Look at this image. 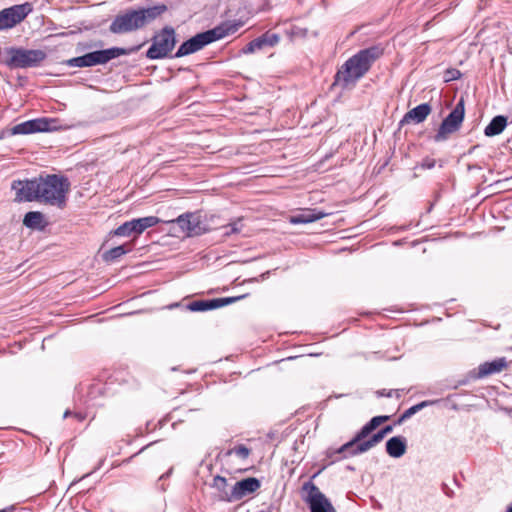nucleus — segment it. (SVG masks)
<instances>
[{"label":"nucleus","instance_id":"5","mask_svg":"<svg viewBox=\"0 0 512 512\" xmlns=\"http://www.w3.org/2000/svg\"><path fill=\"white\" fill-rule=\"evenodd\" d=\"M5 53L8 56L5 64L11 69L36 67L47 57V54L40 49L9 47L6 48Z\"/></svg>","mask_w":512,"mask_h":512},{"label":"nucleus","instance_id":"24","mask_svg":"<svg viewBox=\"0 0 512 512\" xmlns=\"http://www.w3.org/2000/svg\"><path fill=\"white\" fill-rule=\"evenodd\" d=\"M23 224L27 228L42 230L45 226L44 215L38 211H30L24 216Z\"/></svg>","mask_w":512,"mask_h":512},{"label":"nucleus","instance_id":"6","mask_svg":"<svg viewBox=\"0 0 512 512\" xmlns=\"http://www.w3.org/2000/svg\"><path fill=\"white\" fill-rule=\"evenodd\" d=\"M151 41L152 44L146 52V57L151 60L166 58L177 42L175 29L171 26H165L155 33Z\"/></svg>","mask_w":512,"mask_h":512},{"label":"nucleus","instance_id":"26","mask_svg":"<svg viewBox=\"0 0 512 512\" xmlns=\"http://www.w3.org/2000/svg\"><path fill=\"white\" fill-rule=\"evenodd\" d=\"M439 402H440V400H425V401H422V402H420V403H418L416 405H413L412 407L407 409L400 416V418L397 421V424H401L403 421H405L406 419L410 418L412 415H414L415 413H417L421 409H423L425 407H428V406H431V405H434V404H437Z\"/></svg>","mask_w":512,"mask_h":512},{"label":"nucleus","instance_id":"14","mask_svg":"<svg viewBox=\"0 0 512 512\" xmlns=\"http://www.w3.org/2000/svg\"><path fill=\"white\" fill-rule=\"evenodd\" d=\"M12 189L16 192V201H38L39 178H34L32 180L25 181H13Z\"/></svg>","mask_w":512,"mask_h":512},{"label":"nucleus","instance_id":"20","mask_svg":"<svg viewBox=\"0 0 512 512\" xmlns=\"http://www.w3.org/2000/svg\"><path fill=\"white\" fill-rule=\"evenodd\" d=\"M327 215V213L317 211L316 209H306L301 213L291 216L290 222L292 224H307L320 220Z\"/></svg>","mask_w":512,"mask_h":512},{"label":"nucleus","instance_id":"13","mask_svg":"<svg viewBox=\"0 0 512 512\" xmlns=\"http://www.w3.org/2000/svg\"><path fill=\"white\" fill-rule=\"evenodd\" d=\"M171 222H176L180 229L189 237L199 236L207 231V228L202 223L200 216L195 213L182 214Z\"/></svg>","mask_w":512,"mask_h":512},{"label":"nucleus","instance_id":"40","mask_svg":"<svg viewBox=\"0 0 512 512\" xmlns=\"http://www.w3.org/2000/svg\"><path fill=\"white\" fill-rule=\"evenodd\" d=\"M72 415H73V412H72V411H70V410H66V411L64 412L63 417H64V418H68V417H70V416H72Z\"/></svg>","mask_w":512,"mask_h":512},{"label":"nucleus","instance_id":"16","mask_svg":"<svg viewBox=\"0 0 512 512\" xmlns=\"http://www.w3.org/2000/svg\"><path fill=\"white\" fill-rule=\"evenodd\" d=\"M280 41V36L276 33L265 32L261 36L250 41L243 49L242 53L251 54L265 47H273Z\"/></svg>","mask_w":512,"mask_h":512},{"label":"nucleus","instance_id":"27","mask_svg":"<svg viewBox=\"0 0 512 512\" xmlns=\"http://www.w3.org/2000/svg\"><path fill=\"white\" fill-rule=\"evenodd\" d=\"M214 303L213 299L209 300H196L193 302H190L185 306V309L192 311V312H203L208 310L214 309Z\"/></svg>","mask_w":512,"mask_h":512},{"label":"nucleus","instance_id":"29","mask_svg":"<svg viewBox=\"0 0 512 512\" xmlns=\"http://www.w3.org/2000/svg\"><path fill=\"white\" fill-rule=\"evenodd\" d=\"M132 233H135V225L133 220L123 223L114 231V234L117 236H129Z\"/></svg>","mask_w":512,"mask_h":512},{"label":"nucleus","instance_id":"23","mask_svg":"<svg viewBox=\"0 0 512 512\" xmlns=\"http://www.w3.org/2000/svg\"><path fill=\"white\" fill-rule=\"evenodd\" d=\"M132 246L130 243L113 247L102 254V258L107 263H113L120 257L131 251Z\"/></svg>","mask_w":512,"mask_h":512},{"label":"nucleus","instance_id":"34","mask_svg":"<svg viewBox=\"0 0 512 512\" xmlns=\"http://www.w3.org/2000/svg\"><path fill=\"white\" fill-rule=\"evenodd\" d=\"M401 392L402 390L400 389H390L388 391L386 389H382L377 391L376 393L378 396L396 397L399 399L401 397Z\"/></svg>","mask_w":512,"mask_h":512},{"label":"nucleus","instance_id":"11","mask_svg":"<svg viewBox=\"0 0 512 512\" xmlns=\"http://www.w3.org/2000/svg\"><path fill=\"white\" fill-rule=\"evenodd\" d=\"M59 128L56 118H36L22 122L12 128V134H31L36 132H51Z\"/></svg>","mask_w":512,"mask_h":512},{"label":"nucleus","instance_id":"37","mask_svg":"<svg viewBox=\"0 0 512 512\" xmlns=\"http://www.w3.org/2000/svg\"><path fill=\"white\" fill-rule=\"evenodd\" d=\"M73 417H75L78 421H83L85 419V415L81 412H73Z\"/></svg>","mask_w":512,"mask_h":512},{"label":"nucleus","instance_id":"30","mask_svg":"<svg viewBox=\"0 0 512 512\" xmlns=\"http://www.w3.org/2000/svg\"><path fill=\"white\" fill-rule=\"evenodd\" d=\"M246 296H247V294L235 296V297L215 298V299H213V303L216 304V305H214V309L221 308L226 305L235 303V302L245 298Z\"/></svg>","mask_w":512,"mask_h":512},{"label":"nucleus","instance_id":"3","mask_svg":"<svg viewBox=\"0 0 512 512\" xmlns=\"http://www.w3.org/2000/svg\"><path fill=\"white\" fill-rule=\"evenodd\" d=\"M239 29V24L223 22L213 29L201 32L183 42L174 57L181 58L192 53L198 52L208 44L235 33Z\"/></svg>","mask_w":512,"mask_h":512},{"label":"nucleus","instance_id":"8","mask_svg":"<svg viewBox=\"0 0 512 512\" xmlns=\"http://www.w3.org/2000/svg\"><path fill=\"white\" fill-rule=\"evenodd\" d=\"M126 53L125 49L112 47L105 50H97L87 53L83 56L74 57L67 60V65L71 67H91L99 64H106L110 60Z\"/></svg>","mask_w":512,"mask_h":512},{"label":"nucleus","instance_id":"17","mask_svg":"<svg viewBox=\"0 0 512 512\" xmlns=\"http://www.w3.org/2000/svg\"><path fill=\"white\" fill-rule=\"evenodd\" d=\"M392 430H393V427L391 425L385 426L384 428L379 430L377 433H375L369 439H367L365 441H362V443H359L355 447V449H352L350 451V455L351 456H355V455H358V454H361V453H364V452L370 450L375 445L380 443L383 440V438L385 437V435L388 434V433H391Z\"/></svg>","mask_w":512,"mask_h":512},{"label":"nucleus","instance_id":"38","mask_svg":"<svg viewBox=\"0 0 512 512\" xmlns=\"http://www.w3.org/2000/svg\"><path fill=\"white\" fill-rule=\"evenodd\" d=\"M15 511H16V508L13 505L5 507L4 509L0 510V512H15Z\"/></svg>","mask_w":512,"mask_h":512},{"label":"nucleus","instance_id":"31","mask_svg":"<svg viewBox=\"0 0 512 512\" xmlns=\"http://www.w3.org/2000/svg\"><path fill=\"white\" fill-rule=\"evenodd\" d=\"M251 450L243 444L237 445L234 448L228 450L226 455L236 454L238 457L242 459H246L249 457Z\"/></svg>","mask_w":512,"mask_h":512},{"label":"nucleus","instance_id":"43","mask_svg":"<svg viewBox=\"0 0 512 512\" xmlns=\"http://www.w3.org/2000/svg\"><path fill=\"white\" fill-rule=\"evenodd\" d=\"M259 512H272V507H268L267 509L260 510Z\"/></svg>","mask_w":512,"mask_h":512},{"label":"nucleus","instance_id":"45","mask_svg":"<svg viewBox=\"0 0 512 512\" xmlns=\"http://www.w3.org/2000/svg\"><path fill=\"white\" fill-rule=\"evenodd\" d=\"M506 512H512V510H510V509L508 508Z\"/></svg>","mask_w":512,"mask_h":512},{"label":"nucleus","instance_id":"22","mask_svg":"<svg viewBox=\"0 0 512 512\" xmlns=\"http://www.w3.org/2000/svg\"><path fill=\"white\" fill-rule=\"evenodd\" d=\"M507 126V117L503 115L495 116L490 123L485 127L484 134L487 137H492L500 134Z\"/></svg>","mask_w":512,"mask_h":512},{"label":"nucleus","instance_id":"10","mask_svg":"<svg viewBox=\"0 0 512 512\" xmlns=\"http://www.w3.org/2000/svg\"><path fill=\"white\" fill-rule=\"evenodd\" d=\"M33 11L32 4L13 5L0 11V30H7L21 23Z\"/></svg>","mask_w":512,"mask_h":512},{"label":"nucleus","instance_id":"15","mask_svg":"<svg viewBox=\"0 0 512 512\" xmlns=\"http://www.w3.org/2000/svg\"><path fill=\"white\" fill-rule=\"evenodd\" d=\"M261 486L260 481L257 478L249 477L238 481L233 486L231 492L226 494L227 501H237L242 498L254 493Z\"/></svg>","mask_w":512,"mask_h":512},{"label":"nucleus","instance_id":"18","mask_svg":"<svg viewBox=\"0 0 512 512\" xmlns=\"http://www.w3.org/2000/svg\"><path fill=\"white\" fill-rule=\"evenodd\" d=\"M431 110L432 108L429 103H422L409 110L400 121V125L402 126L410 122H414L416 124L422 123L431 113Z\"/></svg>","mask_w":512,"mask_h":512},{"label":"nucleus","instance_id":"41","mask_svg":"<svg viewBox=\"0 0 512 512\" xmlns=\"http://www.w3.org/2000/svg\"><path fill=\"white\" fill-rule=\"evenodd\" d=\"M180 305H181L180 303H173V304H170V305L168 306V309H174V308H176V307H179Z\"/></svg>","mask_w":512,"mask_h":512},{"label":"nucleus","instance_id":"21","mask_svg":"<svg viewBox=\"0 0 512 512\" xmlns=\"http://www.w3.org/2000/svg\"><path fill=\"white\" fill-rule=\"evenodd\" d=\"M406 448V439L402 436H394L386 442V451L393 458L403 456Z\"/></svg>","mask_w":512,"mask_h":512},{"label":"nucleus","instance_id":"36","mask_svg":"<svg viewBox=\"0 0 512 512\" xmlns=\"http://www.w3.org/2000/svg\"><path fill=\"white\" fill-rule=\"evenodd\" d=\"M101 390H102V388L100 385H95V386L91 387V391L89 392V394L92 395L95 393H101Z\"/></svg>","mask_w":512,"mask_h":512},{"label":"nucleus","instance_id":"7","mask_svg":"<svg viewBox=\"0 0 512 512\" xmlns=\"http://www.w3.org/2000/svg\"><path fill=\"white\" fill-rule=\"evenodd\" d=\"M465 115V101L461 97L453 110L443 119L437 133L434 136L435 142L446 141L451 134L457 132L463 123Z\"/></svg>","mask_w":512,"mask_h":512},{"label":"nucleus","instance_id":"2","mask_svg":"<svg viewBox=\"0 0 512 512\" xmlns=\"http://www.w3.org/2000/svg\"><path fill=\"white\" fill-rule=\"evenodd\" d=\"M167 11L165 4H157L149 7H140L138 9H126L115 16L109 26L113 34H125L140 30L159 18Z\"/></svg>","mask_w":512,"mask_h":512},{"label":"nucleus","instance_id":"1","mask_svg":"<svg viewBox=\"0 0 512 512\" xmlns=\"http://www.w3.org/2000/svg\"><path fill=\"white\" fill-rule=\"evenodd\" d=\"M384 54V48L374 45L358 51L347 59L334 76L333 86L342 89L354 87L371 69L373 63Z\"/></svg>","mask_w":512,"mask_h":512},{"label":"nucleus","instance_id":"44","mask_svg":"<svg viewBox=\"0 0 512 512\" xmlns=\"http://www.w3.org/2000/svg\"><path fill=\"white\" fill-rule=\"evenodd\" d=\"M148 448V445H145V447H143L139 452H137L135 455H138L140 454L144 449Z\"/></svg>","mask_w":512,"mask_h":512},{"label":"nucleus","instance_id":"39","mask_svg":"<svg viewBox=\"0 0 512 512\" xmlns=\"http://www.w3.org/2000/svg\"><path fill=\"white\" fill-rule=\"evenodd\" d=\"M171 473H172V468L169 471H167L166 473L162 474L160 476L159 480H163V479L169 477Z\"/></svg>","mask_w":512,"mask_h":512},{"label":"nucleus","instance_id":"42","mask_svg":"<svg viewBox=\"0 0 512 512\" xmlns=\"http://www.w3.org/2000/svg\"><path fill=\"white\" fill-rule=\"evenodd\" d=\"M135 456H136V455L134 454L133 456H131V457H129V458H127V459L123 460V461H122V463H123V464L129 463V462H130V460H131L133 457H135Z\"/></svg>","mask_w":512,"mask_h":512},{"label":"nucleus","instance_id":"9","mask_svg":"<svg viewBox=\"0 0 512 512\" xmlns=\"http://www.w3.org/2000/svg\"><path fill=\"white\" fill-rule=\"evenodd\" d=\"M302 491L306 493L302 498L311 512H336L331 502L311 480L303 484Z\"/></svg>","mask_w":512,"mask_h":512},{"label":"nucleus","instance_id":"19","mask_svg":"<svg viewBox=\"0 0 512 512\" xmlns=\"http://www.w3.org/2000/svg\"><path fill=\"white\" fill-rule=\"evenodd\" d=\"M507 367V361L504 357L494 359L490 362H484L479 365L476 378L481 379L492 374L500 373Z\"/></svg>","mask_w":512,"mask_h":512},{"label":"nucleus","instance_id":"28","mask_svg":"<svg viewBox=\"0 0 512 512\" xmlns=\"http://www.w3.org/2000/svg\"><path fill=\"white\" fill-rule=\"evenodd\" d=\"M226 486H227L226 478L221 477L219 475L215 476L213 478L212 487H214L215 489H217L221 493L220 498L222 500H227L226 499V494H228V493L226 492Z\"/></svg>","mask_w":512,"mask_h":512},{"label":"nucleus","instance_id":"33","mask_svg":"<svg viewBox=\"0 0 512 512\" xmlns=\"http://www.w3.org/2000/svg\"><path fill=\"white\" fill-rule=\"evenodd\" d=\"M462 76L460 70L456 68H448L444 72V80L445 82H450L454 80H458Z\"/></svg>","mask_w":512,"mask_h":512},{"label":"nucleus","instance_id":"4","mask_svg":"<svg viewBox=\"0 0 512 512\" xmlns=\"http://www.w3.org/2000/svg\"><path fill=\"white\" fill-rule=\"evenodd\" d=\"M69 190L70 182L67 177L56 174L40 176L38 201L64 208Z\"/></svg>","mask_w":512,"mask_h":512},{"label":"nucleus","instance_id":"25","mask_svg":"<svg viewBox=\"0 0 512 512\" xmlns=\"http://www.w3.org/2000/svg\"><path fill=\"white\" fill-rule=\"evenodd\" d=\"M135 225V234H141L146 229L157 225L160 219L156 216H147L143 218L133 219Z\"/></svg>","mask_w":512,"mask_h":512},{"label":"nucleus","instance_id":"12","mask_svg":"<svg viewBox=\"0 0 512 512\" xmlns=\"http://www.w3.org/2000/svg\"><path fill=\"white\" fill-rule=\"evenodd\" d=\"M390 416L382 415L373 417L368 423H366L357 433L356 435L347 443L342 445L338 450L335 451L336 454L347 453L350 455V451L355 449V447L362 443V441L367 440V436L374 431L379 425L388 421Z\"/></svg>","mask_w":512,"mask_h":512},{"label":"nucleus","instance_id":"35","mask_svg":"<svg viewBox=\"0 0 512 512\" xmlns=\"http://www.w3.org/2000/svg\"><path fill=\"white\" fill-rule=\"evenodd\" d=\"M436 165V160L434 158L426 157L422 159V161L417 165L421 169H432Z\"/></svg>","mask_w":512,"mask_h":512},{"label":"nucleus","instance_id":"32","mask_svg":"<svg viewBox=\"0 0 512 512\" xmlns=\"http://www.w3.org/2000/svg\"><path fill=\"white\" fill-rule=\"evenodd\" d=\"M223 228L225 229L224 236L240 233L242 230L241 219H238L237 221L230 223Z\"/></svg>","mask_w":512,"mask_h":512}]
</instances>
